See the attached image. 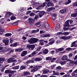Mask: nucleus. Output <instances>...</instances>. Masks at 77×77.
Segmentation results:
<instances>
[{"instance_id": "nucleus-2", "label": "nucleus", "mask_w": 77, "mask_h": 77, "mask_svg": "<svg viewBox=\"0 0 77 77\" xmlns=\"http://www.w3.org/2000/svg\"><path fill=\"white\" fill-rule=\"evenodd\" d=\"M2 42L5 44L6 45H8L9 42V39L7 38L3 39H2Z\"/></svg>"}, {"instance_id": "nucleus-22", "label": "nucleus", "mask_w": 77, "mask_h": 77, "mask_svg": "<svg viewBox=\"0 0 77 77\" xmlns=\"http://www.w3.org/2000/svg\"><path fill=\"white\" fill-rule=\"evenodd\" d=\"M26 66L23 65L21 66L20 67V69L21 70H23V69H26Z\"/></svg>"}, {"instance_id": "nucleus-61", "label": "nucleus", "mask_w": 77, "mask_h": 77, "mask_svg": "<svg viewBox=\"0 0 77 77\" xmlns=\"http://www.w3.org/2000/svg\"><path fill=\"white\" fill-rule=\"evenodd\" d=\"M61 42V41L60 40H57V41L56 42V44H59L60 43V42Z\"/></svg>"}, {"instance_id": "nucleus-17", "label": "nucleus", "mask_w": 77, "mask_h": 77, "mask_svg": "<svg viewBox=\"0 0 77 77\" xmlns=\"http://www.w3.org/2000/svg\"><path fill=\"white\" fill-rule=\"evenodd\" d=\"M61 38L63 39H65V40H66L67 39H69V38H70V37H66V36H63L61 37Z\"/></svg>"}, {"instance_id": "nucleus-43", "label": "nucleus", "mask_w": 77, "mask_h": 77, "mask_svg": "<svg viewBox=\"0 0 77 77\" xmlns=\"http://www.w3.org/2000/svg\"><path fill=\"white\" fill-rule=\"evenodd\" d=\"M48 72V70L46 69H44L43 70V74H46V73H47Z\"/></svg>"}, {"instance_id": "nucleus-4", "label": "nucleus", "mask_w": 77, "mask_h": 77, "mask_svg": "<svg viewBox=\"0 0 77 77\" xmlns=\"http://www.w3.org/2000/svg\"><path fill=\"white\" fill-rule=\"evenodd\" d=\"M27 48H29V50H33L35 48V45H27Z\"/></svg>"}, {"instance_id": "nucleus-58", "label": "nucleus", "mask_w": 77, "mask_h": 77, "mask_svg": "<svg viewBox=\"0 0 77 77\" xmlns=\"http://www.w3.org/2000/svg\"><path fill=\"white\" fill-rule=\"evenodd\" d=\"M36 54V51L33 52L32 54H31L32 56H34V55Z\"/></svg>"}, {"instance_id": "nucleus-3", "label": "nucleus", "mask_w": 77, "mask_h": 77, "mask_svg": "<svg viewBox=\"0 0 77 77\" xmlns=\"http://www.w3.org/2000/svg\"><path fill=\"white\" fill-rule=\"evenodd\" d=\"M76 42H77V41L73 42L71 44V47H77V43H76Z\"/></svg>"}, {"instance_id": "nucleus-24", "label": "nucleus", "mask_w": 77, "mask_h": 77, "mask_svg": "<svg viewBox=\"0 0 77 77\" xmlns=\"http://www.w3.org/2000/svg\"><path fill=\"white\" fill-rule=\"evenodd\" d=\"M46 6L48 7H49V6H53V3L50 2H48Z\"/></svg>"}, {"instance_id": "nucleus-37", "label": "nucleus", "mask_w": 77, "mask_h": 77, "mask_svg": "<svg viewBox=\"0 0 77 77\" xmlns=\"http://www.w3.org/2000/svg\"><path fill=\"white\" fill-rule=\"evenodd\" d=\"M59 12H60V13L61 14H64V13H65V11H64V9L61 10Z\"/></svg>"}, {"instance_id": "nucleus-27", "label": "nucleus", "mask_w": 77, "mask_h": 77, "mask_svg": "<svg viewBox=\"0 0 77 77\" xmlns=\"http://www.w3.org/2000/svg\"><path fill=\"white\" fill-rule=\"evenodd\" d=\"M48 50L47 49L44 50L43 51V53L44 54H47V53H48Z\"/></svg>"}, {"instance_id": "nucleus-21", "label": "nucleus", "mask_w": 77, "mask_h": 77, "mask_svg": "<svg viewBox=\"0 0 77 77\" xmlns=\"http://www.w3.org/2000/svg\"><path fill=\"white\" fill-rule=\"evenodd\" d=\"M32 39H33V42L34 43H36V42H37L39 41V39L38 38H32Z\"/></svg>"}, {"instance_id": "nucleus-28", "label": "nucleus", "mask_w": 77, "mask_h": 77, "mask_svg": "<svg viewBox=\"0 0 77 77\" xmlns=\"http://www.w3.org/2000/svg\"><path fill=\"white\" fill-rule=\"evenodd\" d=\"M12 61H13V60L11 58H9L7 61V62L10 63V62H12Z\"/></svg>"}, {"instance_id": "nucleus-52", "label": "nucleus", "mask_w": 77, "mask_h": 77, "mask_svg": "<svg viewBox=\"0 0 77 77\" xmlns=\"http://www.w3.org/2000/svg\"><path fill=\"white\" fill-rule=\"evenodd\" d=\"M21 56L22 57H24V56H26V55L22 52L21 54Z\"/></svg>"}, {"instance_id": "nucleus-50", "label": "nucleus", "mask_w": 77, "mask_h": 77, "mask_svg": "<svg viewBox=\"0 0 77 77\" xmlns=\"http://www.w3.org/2000/svg\"><path fill=\"white\" fill-rule=\"evenodd\" d=\"M51 57H47L46 58V60H51Z\"/></svg>"}, {"instance_id": "nucleus-1", "label": "nucleus", "mask_w": 77, "mask_h": 77, "mask_svg": "<svg viewBox=\"0 0 77 77\" xmlns=\"http://www.w3.org/2000/svg\"><path fill=\"white\" fill-rule=\"evenodd\" d=\"M42 65L38 66H35V67H34V69H32L31 70V72H35V71H36L39 69V68H42Z\"/></svg>"}, {"instance_id": "nucleus-9", "label": "nucleus", "mask_w": 77, "mask_h": 77, "mask_svg": "<svg viewBox=\"0 0 77 77\" xmlns=\"http://www.w3.org/2000/svg\"><path fill=\"white\" fill-rule=\"evenodd\" d=\"M45 14V11H40V14H39V17L40 18L41 17H42L44 14Z\"/></svg>"}, {"instance_id": "nucleus-48", "label": "nucleus", "mask_w": 77, "mask_h": 77, "mask_svg": "<svg viewBox=\"0 0 77 77\" xmlns=\"http://www.w3.org/2000/svg\"><path fill=\"white\" fill-rule=\"evenodd\" d=\"M17 43H15L13 44V47H17Z\"/></svg>"}, {"instance_id": "nucleus-47", "label": "nucleus", "mask_w": 77, "mask_h": 77, "mask_svg": "<svg viewBox=\"0 0 77 77\" xmlns=\"http://www.w3.org/2000/svg\"><path fill=\"white\" fill-rule=\"evenodd\" d=\"M37 14H38L39 15V14L40 13V11H35V12H35Z\"/></svg>"}, {"instance_id": "nucleus-11", "label": "nucleus", "mask_w": 77, "mask_h": 77, "mask_svg": "<svg viewBox=\"0 0 77 77\" xmlns=\"http://www.w3.org/2000/svg\"><path fill=\"white\" fill-rule=\"evenodd\" d=\"M52 38H51L49 40V42H50L49 44L50 45H52L54 43V40H52Z\"/></svg>"}, {"instance_id": "nucleus-16", "label": "nucleus", "mask_w": 77, "mask_h": 77, "mask_svg": "<svg viewBox=\"0 0 77 77\" xmlns=\"http://www.w3.org/2000/svg\"><path fill=\"white\" fill-rule=\"evenodd\" d=\"M42 60V58L40 57L36 58L35 59V61H37V62H40V61H41Z\"/></svg>"}, {"instance_id": "nucleus-38", "label": "nucleus", "mask_w": 77, "mask_h": 77, "mask_svg": "<svg viewBox=\"0 0 77 77\" xmlns=\"http://www.w3.org/2000/svg\"><path fill=\"white\" fill-rule=\"evenodd\" d=\"M14 75V74L13 73H10L9 74V77H13Z\"/></svg>"}, {"instance_id": "nucleus-14", "label": "nucleus", "mask_w": 77, "mask_h": 77, "mask_svg": "<svg viewBox=\"0 0 77 77\" xmlns=\"http://www.w3.org/2000/svg\"><path fill=\"white\" fill-rule=\"evenodd\" d=\"M67 59H68V56H64L61 58L62 60H67Z\"/></svg>"}, {"instance_id": "nucleus-10", "label": "nucleus", "mask_w": 77, "mask_h": 77, "mask_svg": "<svg viewBox=\"0 0 77 77\" xmlns=\"http://www.w3.org/2000/svg\"><path fill=\"white\" fill-rule=\"evenodd\" d=\"M13 14L10 12H8L6 14L5 17H9L11 15H12Z\"/></svg>"}, {"instance_id": "nucleus-56", "label": "nucleus", "mask_w": 77, "mask_h": 77, "mask_svg": "<svg viewBox=\"0 0 77 77\" xmlns=\"http://www.w3.org/2000/svg\"><path fill=\"white\" fill-rule=\"evenodd\" d=\"M75 74H75V73L74 71L72 73V76H75Z\"/></svg>"}, {"instance_id": "nucleus-57", "label": "nucleus", "mask_w": 77, "mask_h": 77, "mask_svg": "<svg viewBox=\"0 0 77 77\" xmlns=\"http://www.w3.org/2000/svg\"><path fill=\"white\" fill-rule=\"evenodd\" d=\"M52 75H58L59 74H58V73L57 72H55V73H53Z\"/></svg>"}, {"instance_id": "nucleus-13", "label": "nucleus", "mask_w": 77, "mask_h": 77, "mask_svg": "<svg viewBox=\"0 0 77 77\" xmlns=\"http://www.w3.org/2000/svg\"><path fill=\"white\" fill-rule=\"evenodd\" d=\"M60 27V24L59 23L57 24L55 27V28L56 30H59Z\"/></svg>"}, {"instance_id": "nucleus-40", "label": "nucleus", "mask_w": 77, "mask_h": 77, "mask_svg": "<svg viewBox=\"0 0 77 77\" xmlns=\"http://www.w3.org/2000/svg\"><path fill=\"white\" fill-rule=\"evenodd\" d=\"M5 29H3L2 27H0V32H2V33H3L5 32Z\"/></svg>"}, {"instance_id": "nucleus-6", "label": "nucleus", "mask_w": 77, "mask_h": 77, "mask_svg": "<svg viewBox=\"0 0 77 77\" xmlns=\"http://www.w3.org/2000/svg\"><path fill=\"white\" fill-rule=\"evenodd\" d=\"M44 28L45 29H49V25L47 23H45L44 25Z\"/></svg>"}, {"instance_id": "nucleus-59", "label": "nucleus", "mask_w": 77, "mask_h": 77, "mask_svg": "<svg viewBox=\"0 0 77 77\" xmlns=\"http://www.w3.org/2000/svg\"><path fill=\"white\" fill-rule=\"evenodd\" d=\"M17 25H18V23H17V22L13 23L12 24V25H13V26H16Z\"/></svg>"}, {"instance_id": "nucleus-36", "label": "nucleus", "mask_w": 77, "mask_h": 77, "mask_svg": "<svg viewBox=\"0 0 77 77\" xmlns=\"http://www.w3.org/2000/svg\"><path fill=\"white\" fill-rule=\"evenodd\" d=\"M10 18L11 20H14L16 19V17L14 16H12Z\"/></svg>"}, {"instance_id": "nucleus-20", "label": "nucleus", "mask_w": 77, "mask_h": 77, "mask_svg": "<svg viewBox=\"0 0 77 77\" xmlns=\"http://www.w3.org/2000/svg\"><path fill=\"white\" fill-rule=\"evenodd\" d=\"M28 42L30 43V44H33V43H34L33 42V38H32L30 40H28Z\"/></svg>"}, {"instance_id": "nucleus-35", "label": "nucleus", "mask_w": 77, "mask_h": 77, "mask_svg": "<svg viewBox=\"0 0 77 77\" xmlns=\"http://www.w3.org/2000/svg\"><path fill=\"white\" fill-rule=\"evenodd\" d=\"M39 18V16H38V15H36L35 16V17H34V20H35V21H36L37 20H38V18Z\"/></svg>"}, {"instance_id": "nucleus-42", "label": "nucleus", "mask_w": 77, "mask_h": 77, "mask_svg": "<svg viewBox=\"0 0 77 77\" xmlns=\"http://www.w3.org/2000/svg\"><path fill=\"white\" fill-rule=\"evenodd\" d=\"M29 16L30 17H33L35 15V14L33 13H31L29 14Z\"/></svg>"}, {"instance_id": "nucleus-18", "label": "nucleus", "mask_w": 77, "mask_h": 77, "mask_svg": "<svg viewBox=\"0 0 77 77\" xmlns=\"http://www.w3.org/2000/svg\"><path fill=\"white\" fill-rule=\"evenodd\" d=\"M0 50L1 51H0V52H3L5 51V49H4V48L2 47V45L0 44Z\"/></svg>"}, {"instance_id": "nucleus-53", "label": "nucleus", "mask_w": 77, "mask_h": 77, "mask_svg": "<svg viewBox=\"0 0 77 77\" xmlns=\"http://www.w3.org/2000/svg\"><path fill=\"white\" fill-rule=\"evenodd\" d=\"M21 56L22 57H24V56H26V55L22 52L21 54Z\"/></svg>"}, {"instance_id": "nucleus-34", "label": "nucleus", "mask_w": 77, "mask_h": 77, "mask_svg": "<svg viewBox=\"0 0 77 77\" xmlns=\"http://www.w3.org/2000/svg\"><path fill=\"white\" fill-rule=\"evenodd\" d=\"M10 72H11V70L10 69L7 70L5 71V74H8V73H10Z\"/></svg>"}, {"instance_id": "nucleus-45", "label": "nucleus", "mask_w": 77, "mask_h": 77, "mask_svg": "<svg viewBox=\"0 0 77 77\" xmlns=\"http://www.w3.org/2000/svg\"><path fill=\"white\" fill-rule=\"evenodd\" d=\"M63 29L64 30H68L69 28V27H63Z\"/></svg>"}, {"instance_id": "nucleus-62", "label": "nucleus", "mask_w": 77, "mask_h": 77, "mask_svg": "<svg viewBox=\"0 0 77 77\" xmlns=\"http://www.w3.org/2000/svg\"><path fill=\"white\" fill-rule=\"evenodd\" d=\"M29 62L30 63H35V61H34V60H29Z\"/></svg>"}, {"instance_id": "nucleus-19", "label": "nucleus", "mask_w": 77, "mask_h": 77, "mask_svg": "<svg viewBox=\"0 0 77 77\" xmlns=\"http://www.w3.org/2000/svg\"><path fill=\"white\" fill-rule=\"evenodd\" d=\"M77 13H73L71 14V17H73V18H75L77 17Z\"/></svg>"}, {"instance_id": "nucleus-41", "label": "nucleus", "mask_w": 77, "mask_h": 77, "mask_svg": "<svg viewBox=\"0 0 77 77\" xmlns=\"http://www.w3.org/2000/svg\"><path fill=\"white\" fill-rule=\"evenodd\" d=\"M71 2V1L70 0H68L67 2H66L65 5H68V4H69V3H70Z\"/></svg>"}, {"instance_id": "nucleus-7", "label": "nucleus", "mask_w": 77, "mask_h": 77, "mask_svg": "<svg viewBox=\"0 0 77 77\" xmlns=\"http://www.w3.org/2000/svg\"><path fill=\"white\" fill-rule=\"evenodd\" d=\"M69 20H67L65 22V23L64 25V27H67V26H69L70 25L69 23Z\"/></svg>"}, {"instance_id": "nucleus-39", "label": "nucleus", "mask_w": 77, "mask_h": 77, "mask_svg": "<svg viewBox=\"0 0 77 77\" xmlns=\"http://www.w3.org/2000/svg\"><path fill=\"white\" fill-rule=\"evenodd\" d=\"M56 69H58V70H61L62 69V67L60 66H58L56 68Z\"/></svg>"}, {"instance_id": "nucleus-26", "label": "nucleus", "mask_w": 77, "mask_h": 77, "mask_svg": "<svg viewBox=\"0 0 77 77\" xmlns=\"http://www.w3.org/2000/svg\"><path fill=\"white\" fill-rule=\"evenodd\" d=\"M8 50L9 51H10L9 52H8V54H10L11 53H13V52L14 51V50H11L10 48H8Z\"/></svg>"}, {"instance_id": "nucleus-44", "label": "nucleus", "mask_w": 77, "mask_h": 77, "mask_svg": "<svg viewBox=\"0 0 77 77\" xmlns=\"http://www.w3.org/2000/svg\"><path fill=\"white\" fill-rule=\"evenodd\" d=\"M16 57H17V56L16 55H14L12 57L11 59L12 60H13V59H16Z\"/></svg>"}, {"instance_id": "nucleus-15", "label": "nucleus", "mask_w": 77, "mask_h": 77, "mask_svg": "<svg viewBox=\"0 0 77 77\" xmlns=\"http://www.w3.org/2000/svg\"><path fill=\"white\" fill-rule=\"evenodd\" d=\"M4 61H5V58H0V64L2 63Z\"/></svg>"}, {"instance_id": "nucleus-31", "label": "nucleus", "mask_w": 77, "mask_h": 77, "mask_svg": "<svg viewBox=\"0 0 77 77\" xmlns=\"http://www.w3.org/2000/svg\"><path fill=\"white\" fill-rule=\"evenodd\" d=\"M56 60V58L54 57L52 58H51V62H54V60Z\"/></svg>"}, {"instance_id": "nucleus-25", "label": "nucleus", "mask_w": 77, "mask_h": 77, "mask_svg": "<svg viewBox=\"0 0 77 77\" xmlns=\"http://www.w3.org/2000/svg\"><path fill=\"white\" fill-rule=\"evenodd\" d=\"M20 68V66H14L13 67L12 69H18Z\"/></svg>"}, {"instance_id": "nucleus-23", "label": "nucleus", "mask_w": 77, "mask_h": 77, "mask_svg": "<svg viewBox=\"0 0 77 77\" xmlns=\"http://www.w3.org/2000/svg\"><path fill=\"white\" fill-rule=\"evenodd\" d=\"M64 50V48H60L56 50V52L57 53V52H59L60 51H63Z\"/></svg>"}, {"instance_id": "nucleus-64", "label": "nucleus", "mask_w": 77, "mask_h": 77, "mask_svg": "<svg viewBox=\"0 0 77 77\" xmlns=\"http://www.w3.org/2000/svg\"><path fill=\"white\" fill-rule=\"evenodd\" d=\"M23 53L25 55H26L27 53V52L26 51H23Z\"/></svg>"}, {"instance_id": "nucleus-8", "label": "nucleus", "mask_w": 77, "mask_h": 77, "mask_svg": "<svg viewBox=\"0 0 77 77\" xmlns=\"http://www.w3.org/2000/svg\"><path fill=\"white\" fill-rule=\"evenodd\" d=\"M51 19L52 20H54L56 19V14L54 13H51Z\"/></svg>"}, {"instance_id": "nucleus-55", "label": "nucleus", "mask_w": 77, "mask_h": 77, "mask_svg": "<svg viewBox=\"0 0 77 77\" xmlns=\"http://www.w3.org/2000/svg\"><path fill=\"white\" fill-rule=\"evenodd\" d=\"M64 12H67L68 11V9L67 8L64 9Z\"/></svg>"}, {"instance_id": "nucleus-60", "label": "nucleus", "mask_w": 77, "mask_h": 77, "mask_svg": "<svg viewBox=\"0 0 77 77\" xmlns=\"http://www.w3.org/2000/svg\"><path fill=\"white\" fill-rule=\"evenodd\" d=\"M47 4L46 3H45V2H44L43 5H42V7H44L45 6V5H46V4Z\"/></svg>"}, {"instance_id": "nucleus-29", "label": "nucleus", "mask_w": 77, "mask_h": 77, "mask_svg": "<svg viewBox=\"0 0 77 77\" xmlns=\"http://www.w3.org/2000/svg\"><path fill=\"white\" fill-rule=\"evenodd\" d=\"M62 33L63 34V35H64L65 36H66L68 35H69V32H65Z\"/></svg>"}, {"instance_id": "nucleus-51", "label": "nucleus", "mask_w": 77, "mask_h": 77, "mask_svg": "<svg viewBox=\"0 0 77 77\" xmlns=\"http://www.w3.org/2000/svg\"><path fill=\"white\" fill-rule=\"evenodd\" d=\"M72 50V48H68L66 49V50L67 51H70V50Z\"/></svg>"}, {"instance_id": "nucleus-32", "label": "nucleus", "mask_w": 77, "mask_h": 77, "mask_svg": "<svg viewBox=\"0 0 77 77\" xmlns=\"http://www.w3.org/2000/svg\"><path fill=\"white\" fill-rule=\"evenodd\" d=\"M41 48H42V47L41 46H38L37 49L36 51H40V50L41 49Z\"/></svg>"}, {"instance_id": "nucleus-63", "label": "nucleus", "mask_w": 77, "mask_h": 77, "mask_svg": "<svg viewBox=\"0 0 77 77\" xmlns=\"http://www.w3.org/2000/svg\"><path fill=\"white\" fill-rule=\"evenodd\" d=\"M10 43H11V44H12V43L13 42V39H12V38H10Z\"/></svg>"}, {"instance_id": "nucleus-5", "label": "nucleus", "mask_w": 77, "mask_h": 77, "mask_svg": "<svg viewBox=\"0 0 77 77\" xmlns=\"http://www.w3.org/2000/svg\"><path fill=\"white\" fill-rule=\"evenodd\" d=\"M29 24L32 25L33 24V19L31 18H29L28 19Z\"/></svg>"}, {"instance_id": "nucleus-49", "label": "nucleus", "mask_w": 77, "mask_h": 77, "mask_svg": "<svg viewBox=\"0 0 77 77\" xmlns=\"http://www.w3.org/2000/svg\"><path fill=\"white\" fill-rule=\"evenodd\" d=\"M66 66H67V67H69L71 66V64H70V63H67Z\"/></svg>"}, {"instance_id": "nucleus-30", "label": "nucleus", "mask_w": 77, "mask_h": 77, "mask_svg": "<svg viewBox=\"0 0 77 77\" xmlns=\"http://www.w3.org/2000/svg\"><path fill=\"white\" fill-rule=\"evenodd\" d=\"M6 36H11L12 35L11 33H7L5 35Z\"/></svg>"}, {"instance_id": "nucleus-46", "label": "nucleus", "mask_w": 77, "mask_h": 77, "mask_svg": "<svg viewBox=\"0 0 77 77\" xmlns=\"http://www.w3.org/2000/svg\"><path fill=\"white\" fill-rule=\"evenodd\" d=\"M73 6L74 7H75V6H77V2H74L73 4Z\"/></svg>"}, {"instance_id": "nucleus-12", "label": "nucleus", "mask_w": 77, "mask_h": 77, "mask_svg": "<svg viewBox=\"0 0 77 77\" xmlns=\"http://www.w3.org/2000/svg\"><path fill=\"white\" fill-rule=\"evenodd\" d=\"M51 35L50 34H43L42 35V38H46V37H48V36H49V37H50Z\"/></svg>"}, {"instance_id": "nucleus-33", "label": "nucleus", "mask_w": 77, "mask_h": 77, "mask_svg": "<svg viewBox=\"0 0 77 77\" xmlns=\"http://www.w3.org/2000/svg\"><path fill=\"white\" fill-rule=\"evenodd\" d=\"M30 74V72H26L23 73V75L25 76L27 75Z\"/></svg>"}, {"instance_id": "nucleus-54", "label": "nucleus", "mask_w": 77, "mask_h": 77, "mask_svg": "<svg viewBox=\"0 0 77 77\" xmlns=\"http://www.w3.org/2000/svg\"><path fill=\"white\" fill-rule=\"evenodd\" d=\"M39 45H44V42H41L39 43Z\"/></svg>"}]
</instances>
